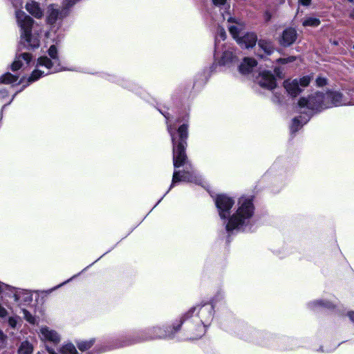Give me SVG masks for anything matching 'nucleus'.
Segmentation results:
<instances>
[{"label": "nucleus", "mask_w": 354, "mask_h": 354, "mask_svg": "<svg viewBox=\"0 0 354 354\" xmlns=\"http://www.w3.org/2000/svg\"><path fill=\"white\" fill-rule=\"evenodd\" d=\"M215 204L220 218L224 221L229 235L239 232H250L255 224V206L252 196H242L237 200L235 211L231 214L234 205L232 198L219 194Z\"/></svg>", "instance_id": "f257e3e1"}, {"label": "nucleus", "mask_w": 354, "mask_h": 354, "mask_svg": "<svg viewBox=\"0 0 354 354\" xmlns=\"http://www.w3.org/2000/svg\"><path fill=\"white\" fill-rule=\"evenodd\" d=\"M161 113L167 119V131L170 134L173 145V162L175 168L173 174L171 185L165 194L158 201L154 207L161 201L163 197L169 192L174 185L178 182L185 181L194 183L201 185L203 180L198 176L196 172L192 169L187 160L185 153L187 147V140L188 138V124L183 123L177 129L176 133L174 128L169 123V114L167 112Z\"/></svg>", "instance_id": "f03ea898"}, {"label": "nucleus", "mask_w": 354, "mask_h": 354, "mask_svg": "<svg viewBox=\"0 0 354 354\" xmlns=\"http://www.w3.org/2000/svg\"><path fill=\"white\" fill-rule=\"evenodd\" d=\"M214 317V305L208 302L195 306L180 318L184 338L195 339L203 337Z\"/></svg>", "instance_id": "7ed1b4c3"}, {"label": "nucleus", "mask_w": 354, "mask_h": 354, "mask_svg": "<svg viewBox=\"0 0 354 354\" xmlns=\"http://www.w3.org/2000/svg\"><path fill=\"white\" fill-rule=\"evenodd\" d=\"M183 331V324L180 319L176 321L172 326L163 328L159 326H153L147 330L146 335H136L122 337L118 340L111 348H118L140 342L150 339H173L178 331Z\"/></svg>", "instance_id": "20e7f679"}, {"label": "nucleus", "mask_w": 354, "mask_h": 354, "mask_svg": "<svg viewBox=\"0 0 354 354\" xmlns=\"http://www.w3.org/2000/svg\"><path fill=\"white\" fill-rule=\"evenodd\" d=\"M346 104L343 101L342 94L336 91H330L326 93L317 92L308 97H301L299 100V106L307 107L310 112L320 111L323 109Z\"/></svg>", "instance_id": "39448f33"}, {"label": "nucleus", "mask_w": 354, "mask_h": 354, "mask_svg": "<svg viewBox=\"0 0 354 354\" xmlns=\"http://www.w3.org/2000/svg\"><path fill=\"white\" fill-rule=\"evenodd\" d=\"M9 292H6L8 298L12 300L18 308L19 311L16 310L19 314H22L21 318L26 320L30 325H37L39 322V317L35 315V310L29 307L30 304L32 301V295L26 290L18 289L15 287L9 288ZM11 307V306H10Z\"/></svg>", "instance_id": "423d86ee"}, {"label": "nucleus", "mask_w": 354, "mask_h": 354, "mask_svg": "<svg viewBox=\"0 0 354 354\" xmlns=\"http://www.w3.org/2000/svg\"><path fill=\"white\" fill-rule=\"evenodd\" d=\"M15 15L17 24L20 28L19 50L38 48L40 46V39L38 33L32 32L34 20L20 10L15 11Z\"/></svg>", "instance_id": "0eeeda50"}, {"label": "nucleus", "mask_w": 354, "mask_h": 354, "mask_svg": "<svg viewBox=\"0 0 354 354\" xmlns=\"http://www.w3.org/2000/svg\"><path fill=\"white\" fill-rule=\"evenodd\" d=\"M48 55L49 57L41 56L38 58L37 68L28 77V83L33 82L42 76L66 70L62 65L57 48L55 45L50 46L48 50Z\"/></svg>", "instance_id": "6e6552de"}, {"label": "nucleus", "mask_w": 354, "mask_h": 354, "mask_svg": "<svg viewBox=\"0 0 354 354\" xmlns=\"http://www.w3.org/2000/svg\"><path fill=\"white\" fill-rule=\"evenodd\" d=\"M311 80L309 75L304 76L299 80H287L283 82V86L287 93L292 97L298 95L305 87L308 86Z\"/></svg>", "instance_id": "1a4fd4ad"}, {"label": "nucleus", "mask_w": 354, "mask_h": 354, "mask_svg": "<svg viewBox=\"0 0 354 354\" xmlns=\"http://www.w3.org/2000/svg\"><path fill=\"white\" fill-rule=\"evenodd\" d=\"M221 15L223 19L228 24L227 28L230 33L236 40L244 28V23L241 19L232 16L229 11L225 10Z\"/></svg>", "instance_id": "9d476101"}, {"label": "nucleus", "mask_w": 354, "mask_h": 354, "mask_svg": "<svg viewBox=\"0 0 354 354\" xmlns=\"http://www.w3.org/2000/svg\"><path fill=\"white\" fill-rule=\"evenodd\" d=\"M299 110L298 111L303 115H300L299 117L295 118L292 120V123L290 127V131L292 133H295L299 129L302 127V126L307 123V122L310 120L311 116L315 111L310 112V110L306 107H301L299 106V102H298Z\"/></svg>", "instance_id": "9b49d317"}, {"label": "nucleus", "mask_w": 354, "mask_h": 354, "mask_svg": "<svg viewBox=\"0 0 354 354\" xmlns=\"http://www.w3.org/2000/svg\"><path fill=\"white\" fill-rule=\"evenodd\" d=\"M308 308L312 310H318L320 309H326L333 310L335 309L339 310V305L337 299L333 301L328 299H315L310 301L307 304Z\"/></svg>", "instance_id": "f8f14e48"}, {"label": "nucleus", "mask_w": 354, "mask_h": 354, "mask_svg": "<svg viewBox=\"0 0 354 354\" xmlns=\"http://www.w3.org/2000/svg\"><path fill=\"white\" fill-rule=\"evenodd\" d=\"M66 15L67 11L65 9L51 5L48 8L46 21L49 25L54 26Z\"/></svg>", "instance_id": "ddd939ff"}, {"label": "nucleus", "mask_w": 354, "mask_h": 354, "mask_svg": "<svg viewBox=\"0 0 354 354\" xmlns=\"http://www.w3.org/2000/svg\"><path fill=\"white\" fill-rule=\"evenodd\" d=\"M39 337L43 342H49L54 344H57L61 341L59 334L55 330L48 326H42L39 329Z\"/></svg>", "instance_id": "4468645a"}, {"label": "nucleus", "mask_w": 354, "mask_h": 354, "mask_svg": "<svg viewBox=\"0 0 354 354\" xmlns=\"http://www.w3.org/2000/svg\"><path fill=\"white\" fill-rule=\"evenodd\" d=\"M257 80L261 87L269 90L274 88L277 86L276 79L270 71H265L261 72Z\"/></svg>", "instance_id": "2eb2a0df"}, {"label": "nucleus", "mask_w": 354, "mask_h": 354, "mask_svg": "<svg viewBox=\"0 0 354 354\" xmlns=\"http://www.w3.org/2000/svg\"><path fill=\"white\" fill-rule=\"evenodd\" d=\"M11 287L0 281V317H5L8 315V311L3 306L12 309L9 300L6 299L8 295L6 292H9Z\"/></svg>", "instance_id": "dca6fc26"}, {"label": "nucleus", "mask_w": 354, "mask_h": 354, "mask_svg": "<svg viewBox=\"0 0 354 354\" xmlns=\"http://www.w3.org/2000/svg\"><path fill=\"white\" fill-rule=\"evenodd\" d=\"M238 61L236 52L232 48L228 47L224 50L218 61L220 66L230 67Z\"/></svg>", "instance_id": "f3484780"}, {"label": "nucleus", "mask_w": 354, "mask_h": 354, "mask_svg": "<svg viewBox=\"0 0 354 354\" xmlns=\"http://www.w3.org/2000/svg\"><path fill=\"white\" fill-rule=\"evenodd\" d=\"M32 59V55L29 53H21L17 55L11 65L12 71H16L21 68L28 66Z\"/></svg>", "instance_id": "a211bd4d"}, {"label": "nucleus", "mask_w": 354, "mask_h": 354, "mask_svg": "<svg viewBox=\"0 0 354 354\" xmlns=\"http://www.w3.org/2000/svg\"><path fill=\"white\" fill-rule=\"evenodd\" d=\"M47 351L49 354H83L80 353L75 346L71 342H64L57 351L53 348L47 347Z\"/></svg>", "instance_id": "6ab92c4d"}, {"label": "nucleus", "mask_w": 354, "mask_h": 354, "mask_svg": "<svg viewBox=\"0 0 354 354\" xmlns=\"http://www.w3.org/2000/svg\"><path fill=\"white\" fill-rule=\"evenodd\" d=\"M236 41L241 47L249 48L255 46L257 37L254 32H248L243 36H240Z\"/></svg>", "instance_id": "aec40b11"}, {"label": "nucleus", "mask_w": 354, "mask_h": 354, "mask_svg": "<svg viewBox=\"0 0 354 354\" xmlns=\"http://www.w3.org/2000/svg\"><path fill=\"white\" fill-rule=\"evenodd\" d=\"M297 39V32L295 29L289 28L283 30L280 44L283 46H289L292 44Z\"/></svg>", "instance_id": "412c9836"}, {"label": "nucleus", "mask_w": 354, "mask_h": 354, "mask_svg": "<svg viewBox=\"0 0 354 354\" xmlns=\"http://www.w3.org/2000/svg\"><path fill=\"white\" fill-rule=\"evenodd\" d=\"M257 62L254 58L245 57L239 66V72L243 75H246L252 71L257 66Z\"/></svg>", "instance_id": "4be33fe9"}, {"label": "nucleus", "mask_w": 354, "mask_h": 354, "mask_svg": "<svg viewBox=\"0 0 354 354\" xmlns=\"http://www.w3.org/2000/svg\"><path fill=\"white\" fill-rule=\"evenodd\" d=\"M26 10L35 18L39 19L43 16V11L39 4L35 1H29L26 4Z\"/></svg>", "instance_id": "5701e85b"}, {"label": "nucleus", "mask_w": 354, "mask_h": 354, "mask_svg": "<svg viewBox=\"0 0 354 354\" xmlns=\"http://www.w3.org/2000/svg\"><path fill=\"white\" fill-rule=\"evenodd\" d=\"M225 294L223 289L219 288L214 297L212 298L211 301L209 302L212 305H214V308L219 304H225Z\"/></svg>", "instance_id": "b1692460"}, {"label": "nucleus", "mask_w": 354, "mask_h": 354, "mask_svg": "<svg viewBox=\"0 0 354 354\" xmlns=\"http://www.w3.org/2000/svg\"><path fill=\"white\" fill-rule=\"evenodd\" d=\"M95 342V338H91L89 339L78 340L76 342V345H77L78 349L82 353H84V352L89 350L93 346Z\"/></svg>", "instance_id": "393cba45"}, {"label": "nucleus", "mask_w": 354, "mask_h": 354, "mask_svg": "<svg viewBox=\"0 0 354 354\" xmlns=\"http://www.w3.org/2000/svg\"><path fill=\"white\" fill-rule=\"evenodd\" d=\"M258 46L266 55H270L274 52V47L271 41L266 39H259Z\"/></svg>", "instance_id": "a878e982"}, {"label": "nucleus", "mask_w": 354, "mask_h": 354, "mask_svg": "<svg viewBox=\"0 0 354 354\" xmlns=\"http://www.w3.org/2000/svg\"><path fill=\"white\" fill-rule=\"evenodd\" d=\"M34 347L32 344L28 341L21 342L19 349L18 354H32Z\"/></svg>", "instance_id": "bb28decb"}, {"label": "nucleus", "mask_w": 354, "mask_h": 354, "mask_svg": "<svg viewBox=\"0 0 354 354\" xmlns=\"http://www.w3.org/2000/svg\"><path fill=\"white\" fill-rule=\"evenodd\" d=\"M18 80V76L14 75L10 73H6L0 77V83L9 84H13Z\"/></svg>", "instance_id": "cd10ccee"}, {"label": "nucleus", "mask_w": 354, "mask_h": 354, "mask_svg": "<svg viewBox=\"0 0 354 354\" xmlns=\"http://www.w3.org/2000/svg\"><path fill=\"white\" fill-rule=\"evenodd\" d=\"M226 38V32L224 28H221L218 30L217 35L215 39V53H217V50L219 48V42L221 41H224Z\"/></svg>", "instance_id": "c85d7f7f"}, {"label": "nucleus", "mask_w": 354, "mask_h": 354, "mask_svg": "<svg viewBox=\"0 0 354 354\" xmlns=\"http://www.w3.org/2000/svg\"><path fill=\"white\" fill-rule=\"evenodd\" d=\"M321 24L319 19L315 17H306L304 19L302 25L304 26L317 27Z\"/></svg>", "instance_id": "c756f323"}, {"label": "nucleus", "mask_w": 354, "mask_h": 354, "mask_svg": "<svg viewBox=\"0 0 354 354\" xmlns=\"http://www.w3.org/2000/svg\"><path fill=\"white\" fill-rule=\"evenodd\" d=\"M213 5L221 10H227L230 8V5L227 3V0H212Z\"/></svg>", "instance_id": "7c9ffc66"}, {"label": "nucleus", "mask_w": 354, "mask_h": 354, "mask_svg": "<svg viewBox=\"0 0 354 354\" xmlns=\"http://www.w3.org/2000/svg\"><path fill=\"white\" fill-rule=\"evenodd\" d=\"M21 318L20 317L15 316L10 317L8 319V324L13 328H17L21 326Z\"/></svg>", "instance_id": "2f4dec72"}, {"label": "nucleus", "mask_w": 354, "mask_h": 354, "mask_svg": "<svg viewBox=\"0 0 354 354\" xmlns=\"http://www.w3.org/2000/svg\"><path fill=\"white\" fill-rule=\"evenodd\" d=\"M296 59V57L295 56H290L286 58H279L277 59V61L282 64H288L294 62Z\"/></svg>", "instance_id": "473e14b6"}, {"label": "nucleus", "mask_w": 354, "mask_h": 354, "mask_svg": "<svg viewBox=\"0 0 354 354\" xmlns=\"http://www.w3.org/2000/svg\"><path fill=\"white\" fill-rule=\"evenodd\" d=\"M80 0H63V5L65 8H70L74 6Z\"/></svg>", "instance_id": "72a5a7b5"}, {"label": "nucleus", "mask_w": 354, "mask_h": 354, "mask_svg": "<svg viewBox=\"0 0 354 354\" xmlns=\"http://www.w3.org/2000/svg\"><path fill=\"white\" fill-rule=\"evenodd\" d=\"M316 84L318 86H323L326 84V79L324 77H319L316 79Z\"/></svg>", "instance_id": "f704fd0d"}, {"label": "nucleus", "mask_w": 354, "mask_h": 354, "mask_svg": "<svg viewBox=\"0 0 354 354\" xmlns=\"http://www.w3.org/2000/svg\"><path fill=\"white\" fill-rule=\"evenodd\" d=\"M7 339L6 335L0 330V346H3L4 343Z\"/></svg>", "instance_id": "c9c22d12"}, {"label": "nucleus", "mask_w": 354, "mask_h": 354, "mask_svg": "<svg viewBox=\"0 0 354 354\" xmlns=\"http://www.w3.org/2000/svg\"><path fill=\"white\" fill-rule=\"evenodd\" d=\"M12 1V3L14 7L16 8H20L22 6V1L21 0H10Z\"/></svg>", "instance_id": "e433bc0d"}, {"label": "nucleus", "mask_w": 354, "mask_h": 354, "mask_svg": "<svg viewBox=\"0 0 354 354\" xmlns=\"http://www.w3.org/2000/svg\"><path fill=\"white\" fill-rule=\"evenodd\" d=\"M76 276H77V275H74V276H73V277H72L71 279H68L67 281H64V282H63V283H60L59 285H58V286H57L54 287L53 288H52L51 290H50V292H52L53 290H56L57 288H59V287L62 286L63 285H64V284L67 283H68V282H69L71 280H72L73 278L76 277Z\"/></svg>", "instance_id": "4c0bfd02"}, {"label": "nucleus", "mask_w": 354, "mask_h": 354, "mask_svg": "<svg viewBox=\"0 0 354 354\" xmlns=\"http://www.w3.org/2000/svg\"><path fill=\"white\" fill-rule=\"evenodd\" d=\"M8 91L6 89L0 90V100L8 96Z\"/></svg>", "instance_id": "58836bf2"}, {"label": "nucleus", "mask_w": 354, "mask_h": 354, "mask_svg": "<svg viewBox=\"0 0 354 354\" xmlns=\"http://www.w3.org/2000/svg\"><path fill=\"white\" fill-rule=\"evenodd\" d=\"M312 0H299V3L304 6H308L310 4Z\"/></svg>", "instance_id": "ea45409f"}, {"label": "nucleus", "mask_w": 354, "mask_h": 354, "mask_svg": "<svg viewBox=\"0 0 354 354\" xmlns=\"http://www.w3.org/2000/svg\"><path fill=\"white\" fill-rule=\"evenodd\" d=\"M347 316L348 317L349 319L354 323V311H349L347 313Z\"/></svg>", "instance_id": "a19ab883"}, {"label": "nucleus", "mask_w": 354, "mask_h": 354, "mask_svg": "<svg viewBox=\"0 0 354 354\" xmlns=\"http://www.w3.org/2000/svg\"><path fill=\"white\" fill-rule=\"evenodd\" d=\"M21 91V90H20V91H19V92H20ZM18 93H19V91H18V92H17V93H16L12 96V97L11 98V100H10L7 103V104H4V105L3 106L2 109H4L7 105L10 104L12 102V101L13 100V99L15 98V97L16 96V95H17Z\"/></svg>", "instance_id": "79ce46f5"}, {"label": "nucleus", "mask_w": 354, "mask_h": 354, "mask_svg": "<svg viewBox=\"0 0 354 354\" xmlns=\"http://www.w3.org/2000/svg\"><path fill=\"white\" fill-rule=\"evenodd\" d=\"M350 17L352 18V19H354V10H353L351 12V13L350 14Z\"/></svg>", "instance_id": "37998d69"}, {"label": "nucleus", "mask_w": 354, "mask_h": 354, "mask_svg": "<svg viewBox=\"0 0 354 354\" xmlns=\"http://www.w3.org/2000/svg\"><path fill=\"white\" fill-rule=\"evenodd\" d=\"M37 354H45L44 352H38Z\"/></svg>", "instance_id": "c03bdc74"}, {"label": "nucleus", "mask_w": 354, "mask_h": 354, "mask_svg": "<svg viewBox=\"0 0 354 354\" xmlns=\"http://www.w3.org/2000/svg\"><path fill=\"white\" fill-rule=\"evenodd\" d=\"M259 55L261 57H262V58L264 57V56H263V55H262V54H259Z\"/></svg>", "instance_id": "a18cd8bd"}, {"label": "nucleus", "mask_w": 354, "mask_h": 354, "mask_svg": "<svg viewBox=\"0 0 354 354\" xmlns=\"http://www.w3.org/2000/svg\"><path fill=\"white\" fill-rule=\"evenodd\" d=\"M349 2H353L354 0H348Z\"/></svg>", "instance_id": "49530a36"}]
</instances>
